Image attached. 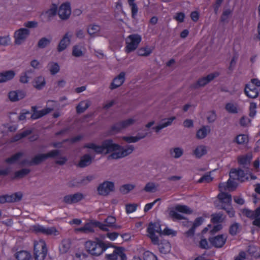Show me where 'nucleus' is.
I'll return each mask as SVG.
<instances>
[{
    "mask_svg": "<svg viewBox=\"0 0 260 260\" xmlns=\"http://www.w3.org/2000/svg\"><path fill=\"white\" fill-rule=\"evenodd\" d=\"M106 236V235L101 234L99 237L95 238L94 241L91 240L86 241L84 245L88 253L96 256L102 254L110 246L103 241Z\"/></svg>",
    "mask_w": 260,
    "mask_h": 260,
    "instance_id": "1",
    "label": "nucleus"
},
{
    "mask_svg": "<svg viewBox=\"0 0 260 260\" xmlns=\"http://www.w3.org/2000/svg\"><path fill=\"white\" fill-rule=\"evenodd\" d=\"M83 148L92 149L96 154H107L115 152L117 149L121 148V146L113 143L112 139H109L103 141L101 145H98L93 143L85 144Z\"/></svg>",
    "mask_w": 260,
    "mask_h": 260,
    "instance_id": "2",
    "label": "nucleus"
},
{
    "mask_svg": "<svg viewBox=\"0 0 260 260\" xmlns=\"http://www.w3.org/2000/svg\"><path fill=\"white\" fill-rule=\"evenodd\" d=\"M178 212L186 214H191L193 213V210L186 205L180 204H177L174 208L169 209V216L170 218L173 221L182 219L186 220V221L182 222V224L184 226H187V224L189 222L187 218Z\"/></svg>",
    "mask_w": 260,
    "mask_h": 260,
    "instance_id": "3",
    "label": "nucleus"
},
{
    "mask_svg": "<svg viewBox=\"0 0 260 260\" xmlns=\"http://www.w3.org/2000/svg\"><path fill=\"white\" fill-rule=\"evenodd\" d=\"M218 189L220 193L214 202V204L217 209H223L228 213V182L219 183Z\"/></svg>",
    "mask_w": 260,
    "mask_h": 260,
    "instance_id": "4",
    "label": "nucleus"
},
{
    "mask_svg": "<svg viewBox=\"0 0 260 260\" xmlns=\"http://www.w3.org/2000/svg\"><path fill=\"white\" fill-rule=\"evenodd\" d=\"M141 40V36L139 34H132L128 36L126 39L125 52L129 53L135 50Z\"/></svg>",
    "mask_w": 260,
    "mask_h": 260,
    "instance_id": "5",
    "label": "nucleus"
},
{
    "mask_svg": "<svg viewBox=\"0 0 260 260\" xmlns=\"http://www.w3.org/2000/svg\"><path fill=\"white\" fill-rule=\"evenodd\" d=\"M219 74L217 72L209 74L206 77H203L199 78L197 82L190 85V88L192 89H197L201 87H204L207 84L213 80L216 77H218Z\"/></svg>",
    "mask_w": 260,
    "mask_h": 260,
    "instance_id": "6",
    "label": "nucleus"
},
{
    "mask_svg": "<svg viewBox=\"0 0 260 260\" xmlns=\"http://www.w3.org/2000/svg\"><path fill=\"white\" fill-rule=\"evenodd\" d=\"M104 226L102 222L98 221L91 220L90 222L86 223L83 227L76 229L75 231L76 232L88 234L94 232V230H93V228L94 227H98L101 230H107L106 229H104Z\"/></svg>",
    "mask_w": 260,
    "mask_h": 260,
    "instance_id": "7",
    "label": "nucleus"
},
{
    "mask_svg": "<svg viewBox=\"0 0 260 260\" xmlns=\"http://www.w3.org/2000/svg\"><path fill=\"white\" fill-rule=\"evenodd\" d=\"M119 152H113L110 154L108 159H118L124 157L131 154L134 150V147L133 145H128L126 148L121 146V148L117 149Z\"/></svg>",
    "mask_w": 260,
    "mask_h": 260,
    "instance_id": "8",
    "label": "nucleus"
},
{
    "mask_svg": "<svg viewBox=\"0 0 260 260\" xmlns=\"http://www.w3.org/2000/svg\"><path fill=\"white\" fill-rule=\"evenodd\" d=\"M115 190L114 183L112 181H105L100 183L97 187L98 194L100 196H107L110 192Z\"/></svg>",
    "mask_w": 260,
    "mask_h": 260,
    "instance_id": "9",
    "label": "nucleus"
},
{
    "mask_svg": "<svg viewBox=\"0 0 260 260\" xmlns=\"http://www.w3.org/2000/svg\"><path fill=\"white\" fill-rule=\"evenodd\" d=\"M30 35V30L26 28H21L14 32V43L20 45L23 43Z\"/></svg>",
    "mask_w": 260,
    "mask_h": 260,
    "instance_id": "10",
    "label": "nucleus"
},
{
    "mask_svg": "<svg viewBox=\"0 0 260 260\" xmlns=\"http://www.w3.org/2000/svg\"><path fill=\"white\" fill-rule=\"evenodd\" d=\"M47 249L45 243L41 245L39 244H34V254L35 260H44L46 256Z\"/></svg>",
    "mask_w": 260,
    "mask_h": 260,
    "instance_id": "11",
    "label": "nucleus"
},
{
    "mask_svg": "<svg viewBox=\"0 0 260 260\" xmlns=\"http://www.w3.org/2000/svg\"><path fill=\"white\" fill-rule=\"evenodd\" d=\"M57 14L62 20H66L69 19L71 14L70 3L66 2L61 4L58 9Z\"/></svg>",
    "mask_w": 260,
    "mask_h": 260,
    "instance_id": "12",
    "label": "nucleus"
},
{
    "mask_svg": "<svg viewBox=\"0 0 260 260\" xmlns=\"http://www.w3.org/2000/svg\"><path fill=\"white\" fill-rule=\"evenodd\" d=\"M229 176L230 178H233L234 180H238L240 182H245L248 180V177L244 171L241 169H232L230 172Z\"/></svg>",
    "mask_w": 260,
    "mask_h": 260,
    "instance_id": "13",
    "label": "nucleus"
},
{
    "mask_svg": "<svg viewBox=\"0 0 260 260\" xmlns=\"http://www.w3.org/2000/svg\"><path fill=\"white\" fill-rule=\"evenodd\" d=\"M253 155L251 153L239 155L237 157V161L240 166L245 169H249Z\"/></svg>",
    "mask_w": 260,
    "mask_h": 260,
    "instance_id": "14",
    "label": "nucleus"
},
{
    "mask_svg": "<svg viewBox=\"0 0 260 260\" xmlns=\"http://www.w3.org/2000/svg\"><path fill=\"white\" fill-rule=\"evenodd\" d=\"M83 199L84 196L82 193L77 192L65 196L63 199V202L67 204H73L81 201Z\"/></svg>",
    "mask_w": 260,
    "mask_h": 260,
    "instance_id": "15",
    "label": "nucleus"
},
{
    "mask_svg": "<svg viewBox=\"0 0 260 260\" xmlns=\"http://www.w3.org/2000/svg\"><path fill=\"white\" fill-rule=\"evenodd\" d=\"M32 230L36 234L42 233L46 235H51L57 232L55 227L46 228L40 224L34 225Z\"/></svg>",
    "mask_w": 260,
    "mask_h": 260,
    "instance_id": "16",
    "label": "nucleus"
},
{
    "mask_svg": "<svg viewBox=\"0 0 260 260\" xmlns=\"http://www.w3.org/2000/svg\"><path fill=\"white\" fill-rule=\"evenodd\" d=\"M94 160V156L89 154H85L81 156L77 167L80 168H84L89 166Z\"/></svg>",
    "mask_w": 260,
    "mask_h": 260,
    "instance_id": "17",
    "label": "nucleus"
},
{
    "mask_svg": "<svg viewBox=\"0 0 260 260\" xmlns=\"http://www.w3.org/2000/svg\"><path fill=\"white\" fill-rule=\"evenodd\" d=\"M204 220V218L201 216L196 218L191 228L185 232L184 235L186 237L190 238L193 237L194 235V232L196 228L202 224Z\"/></svg>",
    "mask_w": 260,
    "mask_h": 260,
    "instance_id": "18",
    "label": "nucleus"
},
{
    "mask_svg": "<svg viewBox=\"0 0 260 260\" xmlns=\"http://www.w3.org/2000/svg\"><path fill=\"white\" fill-rule=\"evenodd\" d=\"M244 93L249 98L255 99L258 95V89L254 87L252 84H246L244 88Z\"/></svg>",
    "mask_w": 260,
    "mask_h": 260,
    "instance_id": "19",
    "label": "nucleus"
},
{
    "mask_svg": "<svg viewBox=\"0 0 260 260\" xmlns=\"http://www.w3.org/2000/svg\"><path fill=\"white\" fill-rule=\"evenodd\" d=\"M125 73L124 72H121L116 77H115L111 83L109 88L111 90L115 89L120 87L124 82Z\"/></svg>",
    "mask_w": 260,
    "mask_h": 260,
    "instance_id": "20",
    "label": "nucleus"
},
{
    "mask_svg": "<svg viewBox=\"0 0 260 260\" xmlns=\"http://www.w3.org/2000/svg\"><path fill=\"white\" fill-rule=\"evenodd\" d=\"M53 110V108H47L40 110L41 113L39 114L40 115H37V111H38L37 107L36 106H32L31 107V112H32V114L31 115L30 118L33 120L37 119L47 114Z\"/></svg>",
    "mask_w": 260,
    "mask_h": 260,
    "instance_id": "21",
    "label": "nucleus"
},
{
    "mask_svg": "<svg viewBox=\"0 0 260 260\" xmlns=\"http://www.w3.org/2000/svg\"><path fill=\"white\" fill-rule=\"evenodd\" d=\"M208 240L211 245L216 248L221 247L225 242V240L224 239L222 235H219L215 237H210Z\"/></svg>",
    "mask_w": 260,
    "mask_h": 260,
    "instance_id": "22",
    "label": "nucleus"
},
{
    "mask_svg": "<svg viewBox=\"0 0 260 260\" xmlns=\"http://www.w3.org/2000/svg\"><path fill=\"white\" fill-rule=\"evenodd\" d=\"M175 119H176L175 116H173L168 118L162 119L160 123L158 125L153 127L152 129H154L156 133H158L162 128L171 125L172 122Z\"/></svg>",
    "mask_w": 260,
    "mask_h": 260,
    "instance_id": "23",
    "label": "nucleus"
},
{
    "mask_svg": "<svg viewBox=\"0 0 260 260\" xmlns=\"http://www.w3.org/2000/svg\"><path fill=\"white\" fill-rule=\"evenodd\" d=\"M15 72L13 70H8L0 73V83H5L12 80Z\"/></svg>",
    "mask_w": 260,
    "mask_h": 260,
    "instance_id": "24",
    "label": "nucleus"
},
{
    "mask_svg": "<svg viewBox=\"0 0 260 260\" xmlns=\"http://www.w3.org/2000/svg\"><path fill=\"white\" fill-rule=\"evenodd\" d=\"M228 25V9L224 10L221 15L218 25V29L221 31H224Z\"/></svg>",
    "mask_w": 260,
    "mask_h": 260,
    "instance_id": "25",
    "label": "nucleus"
},
{
    "mask_svg": "<svg viewBox=\"0 0 260 260\" xmlns=\"http://www.w3.org/2000/svg\"><path fill=\"white\" fill-rule=\"evenodd\" d=\"M33 86L38 90H42L46 85L45 78L40 76L34 79L32 82Z\"/></svg>",
    "mask_w": 260,
    "mask_h": 260,
    "instance_id": "26",
    "label": "nucleus"
},
{
    "mask_svg": "<svg viewBox=\"0 0 260 260\" xmlns=\"http://www.w3.org/2000/svg\"><path fill=\"white\" fill-rule=\"evenodd\" d=\"M162 230L161 229V224L159 221L155 222H151L149 223L148 227L147 229V232H150L153 231V233H157L159 236H161Z\"/></svg>",
    "mask_w": 260,
    "mask_h": 260,
    "instance_id": "27",
    "label": "nucleus"
},
{
    "mask_svg": "<svg viewBox=\"0 0 260 260\" xmlns=\"http://www.w3.org/2000/svg\"><path fill=\"white\" fill-rule=\"evenodd\" d=\"M70 39L68 36V34H66L63 38L60 40L57 49L59 52H60L66 49L67 46L70 44Z\"/></svg>",
    "mask_w": 260,
    "mask_h": 260,
    "instance_id": "28",
    "label": "nucleus"
},
{
    "mask_svg": "<svg viewBox=\"0 0 260 260\" xmlns=\"http://www.w3.org/2000/svg\"><path fill=\"white\" fill-rule=\"evenodd\" d=\"M6 203L19 202L22 198L23 194L21 192H17L11 195L5 194Z\"/></svg>",
    "mask_w": 260,
    "mask_h": 260,
    "instance_id": "29",
    "label": "nucleus"
},
{
    "mask_svg": "<svg viewBox=\"0 0 260 260\" xmlns=\"http://www.w3.org/2000/svg\"><path fill=\"white\" fill-rule=\"evenodd\" d=\"M207 153V147L205 145L198 146L193 151V155L196 156L197 158H200L203 155L206 154Z\"/></svg>",
    "mask_w": 260,
    "mask_h": 260,
    "instance_id": "30",
    "label": "nucleus"
},
{
    "mask_svg": "<svg viewBox=\"0 0 260 260\" xmlns=\"http://www.w3.org/2000/svg\"><path fill=\"white\" fill-rule=\"evenodd\" d=\"M30 172L29 169L24 168L17 171L14 173L13 176L11 177V180L21 179L25 177Z\"/></svg>",
    "mask_w": 260,
    "mask_h": 260,
    "instance_id": "31",
    "label": "nucleus"
},
{
    "mask_svg": "<svg viewBox=\"0 0 260 260\" xmlns=\"http://www.w3.org/2000/svg\"><path fill=\"white\" fill-rule=\"evenodd\" d=\"M171 244L167 240H161L158 245L159 251L163 254H167L171 250Z\"/></svg>",
    "mask_w": 260,
    "mask_h": 260,
    "instance_id": "32",
    "label": "nucleus"
},
{
    "mask_svg": "<svg viewBox=\"0 0 260 260\" xmlns=\"http://www.w3.org/2000/svg\"><path fill=\"white\" fill-rule=\"evenodd\" d=\"M116 218L113 216H108L104 220V222L106 224L102 223L104 229H106L107 230H103V231L108 232L109 228H111L113 225H114V224L116 223Z\"/></svg>",
    "mask_w": 260,
    "mask_h": 260,
    "instance_id": "33",
    "label": "nucleus"
},
{
    "mask_svg": "<svg viewBox=\"0 0 260 260\" xmlns=\"http://www.w3.org/2000/svg\"><path fill=\"white\" fill-rule=\"evenodd\" d=\"M248 141V136L245 134H240L237 135L234 140V142L239 145L247 144Z\"/></svg>",
    "mask_w": 260,
    "mask_h": 260,
    "instance_id": "34",
    "label": "nucleus"
},
{
    "mask_svg": "<svg viewBox=\"0 0 260 260\" xmlns=\"http://www.w3.org/2000/svg\"><path fill=\"white\" fill-rule=\"evenodd\" d=\"M32 133V131L31 129H26L21 133L17 134L12 138L11 142H17L21 140V139H23L28 136V135H30Z\"/></svg>",
    "mask_w": 260,
    "mask_h": 260,
    "instance_id": "35",
    "label": "nucleus"
},
{
    "mask_svg": "<svg viewBox=\"0 0 260 260\" xmlns=\"http://www.w3.org/2000/svg\"><path fill=\"white\" fill-rule=\"evenodd\" d=\"M210 132V128L209 126H203L197 131L196 136L198 139H202L205 138Z\"/></svg>",
    "mask_w": 260,
    "mask_h": 260,
    "instance_id": "36",
    "label": "nucleus"
},
{
    "mask_svg": "<svg viewBox=\"0 0 260 260\" xmlns=\"http://www.w3.org/2000/svg\"><path fill=\"white\" fill-rule=\"evenodd\" d=\"M52 41L51 37L49 38L42 37L38 42L37 47L40 49H44L50 45Z\"/></svg>",
    "mask_w": 260,
    "mask_h": 260,
    "instance_id": "37",
    "label": "nucleus"
},
{
    "mask_svg": "<svg viewBox=\"0 0 260 260\" xmlns=\"http://www.w3.org/2000/svg\"><path fill=\"white\" fill-rule=\"evenodd\" d=\"M71 241L69 239H63L59 247V251L61 254L67 253L71 247Z\"/></svg>",
    "mask_w": 260,
    "mask_h": 260,
    "instance_id": "38",
    "label": "nucleus"
},
{
    "mask_svg": "<svg viewBox=\"0 0 260 260\" xmlns=\"http://www.w3.org/2000/svg\"><path fill=\"white\" fill-rule=\"evenodd\" d=\"M44 153L38 154L36 155L31 160V163L32 166H37L41 164L46 160Z\"/></svg>",
    "mask_w": 260,
    "mask_h": 260,
    "instance_id": "39",
    "label": "nucleus"
},
{
    "mask_svg": "<svg viewBox=\"0 0 260 260\" xmlns=\"http://www.w3.org/2000/svg\"><path fill=\"white\" fill-rule=\"evenodd\" d=\"M31 254L26 251L22 250L15 253V257L18 260H29Z\"/></svg>",
    "mask_w": 260,
    "mask_h": 260,
    "instance_id": "40",
    "label": "nucleus"
},
{
    "mask_svg": "<svg viewBox=\"0 0 260 260\" xmlns=\"http://www.w3.org/2000/svg\"><path fill=\"white\" fill-rule=\"evenodd\" d=\"M23 155L21 152H17L11 157L5 159V162L9 164H14Z\"/></svg>",
    "mask_w": 260,
    "mask_h": 260,
    "instance_id": "41",
    "label": "nucleus"
},
{
    "mask_svg": "<svg viewBox=\"0 0 260 260\" xmlns=\"http://www.w3.org/2000/svg\"><path fill=\"white\" fill-rule=\"evenodd\" d=\"M170 153L175 158H178L182 155L183 153V150L180 147L171 148L170 150Z\"/></svg>",
    "mask_w": 260,
    "mask_h": 260,
    "instance_id": "42",
    "label": "nucleus"
},
{
    "mask_svg": "<svg viewBox=\"0 0 260 260\" xmlns=\"http://www.w3.org/2000/svg\"><path fill=\"white\" fill-rule=\"evenodd\" d=\"M57 7V4L52 3L51 5L50 8L46 12L48 17H53L57 14L58 13Z\"/></svg>",
    "mask_w": 260,
    "mask_h": 260,
    "instance_id": "43",
    "label": "nucleus"
},
{
    "mask_svg": "<svg viewBox=\"0 0 260 260\" xmlns=\"http://www.w3.org/2000/svg\"><path fill=\"white\" fill-rule=\"evenodd\" d=\"M122 129L121 126L119 122H117L113 124L111 128L108 132L109 135H113L115 134L118 133Z\"/></svg>",
    "mask_w": 260,
    "mask_h": 260,
    "instance_id": "44",
    "label": "nucleus"
},
{
    "mask_svg": "<svg viewBox=\"0 0 260 260\" xmlns=\"http://www.w3.org/2000/svg\"><path fill=\"white\" fill-rule=\"evenodd\" d=\"M222 216L223 214L221 212L212 214L211 215V221L213 224L220 223L223 221Z\"/></svg>",
    "mask_w": 260,
    "mask_h": 260,
    "instance_id": "45",
    "label": "nucleus"
},
{
    "mask_svg": "<svg viewBox=\"0 0 260 260\" xmlns=\"http://www.w3.org/2000/svg\"><path fill=\"white\" fill-rule=\"evenodd\" d=\"M49 71L51 75H54L57 74L60 70L59 66L57 62H51L48 63Z\"/></svg>",
    "mask_w": 260,
    "mask_h": 260,
    "instance_id": "46",
    "label": "nucleus"
},
{
    "mask_svg": "<svg viewBox=\"0 0 260 260\" xmlns=\"http://www.w3.org/2000/svg\"><path fill=\"white\" fill-rule=\"evenodd\" d=\"M135 186L131 184H126L120 186V191L123 194L128 193L135 188Z\"/></svg>",
    "mask_w": 260,
    "mask_h": 260,
    "instance_id": "47",
    "label": "nucleus"
},
{
    "mask_svg": "<svg viewBox=\"0 0 260 260\" xmlns=\"http://www.w3.org/2000/svg\"><path fill=\"white\" fill-rule=\"evenodd\" d=\"M152 52V50L150 48L142 47L139 49L137 51V54L139 56H148Z\"/></svg>",
    "mask_w": 260,
    "mask_h": 260,
    "instance_id": "48",
    "label": "nucleus"
},
{
    "mask_svg": "<svg viewBox=\"0 0 260 260\" xmlns=\"http://www.w3.org/2000/svg\"><path fill=\"white\" fill-rule=\"evenodd\" d=\"M135 1L130 0L128 1V3L129 6L131 7L132 10V17L133 18H135L137 15L138 11V7L137 4L134 2Z\"/></svg>",
    "mask_w": 260,
    "mask_h": 260,
    "instance_id": "49",
    "label": "nucleus"
},
{
    "mask_svg": "<svg viewBox=\"0 0 260 260\" xmlns=\"http://www.w3.org/2000/svg\"><path fill=\"white\" fill-rule=\"evenodd\" d=\"M68 185L69 187H79L83 186V184H82V180L81 179L79 180L74 179L68 182Z\"/></svg>",
    "mask_w": 260,
    "mask_h": 260,
    "instance_id": "50",
    "label": "nucleus"
},
{
    "mask_svg": "<svg viewBox=\"0 0 260 260\" xmlns=\"http://www.w3.org/2000/svg\"><path fill=\"white\" fill-rule=\"evenodd\" d=\"M113 248H116L118 256H120L121 260H126V256L124 253V251L125 250L124 247L113 246Z\"/></svg>",
    "mask_w": 260,
    "mask_h": 260,
    "instance_id": "51",
    "label": "nucleus"
},
{
    "mask_svg": "<svg viewBox=\"0 0 260 260\" xmlns=\"http://www.w3.org/2000/svg\"><path fill=\"white\" fill-rule=\"evenodd\" d=\"M199 247L204 249H209L211 248V246L209 245L207 239L203 235L199 243Z\"/></svg>",
    "mask_w": 260,
    "mask_h": 260,
    "instance_id": "52",
    "label": "nucleus"
},
{
    "mask_svg": "<svg viewBox=\"0 0 260 260\" xmlns=\"http://www.w3.org/2000/svg\"><path fill=\"white\" fill-rule=\"evenodd\" d=\"M44 154L46 159L49 158H55L60 155V151L57 149L52 150L48 153Z\"/></svg>",
    "mask_w": 260,
    "mask_h": 260,
    "instance_id": "53",
    "label": "nucleus"
},
{
    "mask_svg": "<svg viewBox=\"0 0 260 260\" xmlns=\"http://www.w3.org/2000/svg\"><path fill=\"white\" fill-rule=\"evenodd\" d=\"M143 137H134V136H124L122 137V140L127 143H136L139 140L142 139Z\"/></svg>",
    "mask_w": 260,
    "mask_h": 260,
    "instance_id": "54",
    "label": "nucleus"
},
{
    "mask_svg": "<svg viewBox=\"0 0 260 260\" xmlns=\"http://www.w3.org/2000/svg\"><path fill=\"white\" fill-rule=\"evenodd\" d=\"M72 55L75 57H80L83 55L81 48L78 45H75L73 48Z\"/></svg>",
    "mask_w": 260,
    "mask_h": 260,
    "instance_id": "55",
    "label": "nucleus"
},
{
    "mask_svg": "<svg viewBox=\"0 0 260 260\" xmlns=\"http://www.w3.org/2000/svg\"><path fill=\"white\" fill-rule=\"evenodd\" d=\"M143 190L148 192H155L156 189L154 183L148 182L146 184Z\"/></svg>",
    "mask_w": 260,
    "mask_h": 260,
    "instance_id": "56",
    "label": "nucleus"
},
{
    "mask_svg": "<svg viewBox=\"0 0 260 260\" xmlns=\"http://www.w3.org/2000/svg\"><path fill=\"white\" fill-rule=\"evenodd\" d=\"M240 109L237 104H233L229 103V113H238Z\"/></svg>",
    "mask_w": 260,
    "mask_h": 260,
    "instance_id": "57",
    "label": "nucleus"
},
{
    "mask_svg": "<svg viewBox=\"0 0 260 260\" xmlns=\"http://www.w3.org/2000/svg\"><path fill=\"white\" fill-rule=\"evenodd\" d=\"M135 122V120L132 118H129L125 120L119 121L122 129L125 128L131 125H132Z\"/></svg>",
    "mask_w": 260,
    "mask_h": 260,
    "instance_id": "58",
    "label": "nucleus"
},
{
    "mask_svg": "<svg viewBox=\"0 0 260 260\" xmlns=\"http://www.w3.org/2000/svg\"><path fill=\"white\" fill-rule=\"evenodd\" d=\"M144 260H157V257L153 253L147 251L143 253Z\"/></svg>",
    "mask_w": 260,
    "mask_h": 260,
    "instance_id": "59",
    "label": "nucleus"
},
{
    "mask_svg": "<svg viewBox=\"0 0 260 260\" xmlns=\"http://www.w3.org/2000/svg\"><path fill=\"white\" fill-rule=\"evenodd\" d=\"M100 26L98 25H90L87 29L88 34L92 36L100 30Z\"/></svg>",
    "mask_w": 260,
    "mask_h": 260,
    "instance_id": "60",
    "label": "nucleus"
},
{
    "mask_svg": "<svg viewBox=\"0 0 260 260\" xmlns=\"http://www.w3.org/2000/svg\"><path fill=\"white\" fill-rule=\"evenodd\" d=\"M148 233L149 234V237L151 239L152 243L154 245H158L160 243L158 237L153 233V231Z\"/></svg>",
    "mask_w": 260,
    "mask_h": 260,
    "instance_id": "61",
    "label": "nucleus"
},
{
    "mask_svg": "<svg viewBox=\"0 0 260 260\" xmlns=\"http://www.w3.org/2000/svg\"><path fill=\"white\" fill-rule=\"evenodd\" d=\"M239 228V225L237 223L232 224L229 230V232L232 235H235L238 233Z\"/></svg>",
    "mask_w": 260,
    "mask_h": 260,
    "instance_id": "62",
    "label": "nucleus"
},
{
    "mask_svg": "<svg viewBox=\"0 0 260 260\" xmlns=\"http://www.w3.org/2000/svg\"><path fill=\"white\" fill-rule=\"evenodd\" d=\"M138 205L136 204H129L126 205L125 209L127 213H131L135 212L137 207Z\"/></svg>",
    "mask_w": 260,
    "mask_h": 260,
    "instance_id": "63",
    "label": "nucleus"
},
{
    "mask_svg": "<svg viewBox=\"0 0 260 260\" xmlns=\"http://www.w3.org/2000/svg\"><path fill=\"white\" fill-rule=\"evenodd\" d=\"M242 213L244 215L251 219L254 218L253 211L245 208L242 210Z\"/></svg>",
    "mask_w": 260,
    "mask_h": 260,
    "instance_id": "64",
    "label": "nucleus"
}]
</instances>
